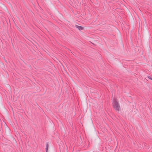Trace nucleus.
<instances>
[{"label": "nucleus", "instance_id": "1", "mask_svg": "<svg viewBox=\"0 0 152 152\" xmlns=\"http://www.w3.org/2000/svg\"><path fill=\"white\" fill-rule=\"evenodd\" d=\"M113 108L117 111H119L120 110V107L116 99L115 98L113 99Z\"/></svg>", "mask_w": 152, "mask_h": 152}, {"label": "nucleus", "instance_id": "2", "mask_svg": "<svg viewBox=\"0 0 152 152\" xmlns=\"http://www.w3.org/2000/svg\"><path fill=\"white\" fill-rule=\"evenodd\" d=\"M75 27L76 28H77L79 30H82L83 29V27H82L81 26H79L77 25H75Z\"/></svg>", "mask_w": 152, "mask_h": 152}, {"label": "nucleus", "instance_id": "3", "mask_svg": "<svg viewBox=\"0 0 152 152\" xmlns=\"http://www.w3.org/2000/svg\"><path fill=\"white\" fill-rule=\"evenodd\" d=\"M48 142H47L46 144V148H45L46 152H48Z\"/></svg>", "mask_w": 152, "mask_h": 152}, {"label": "nucleus", "instance_id": "4", "mask_svg": "<svg viewBox=\"0 0 152 152\" xmlns=\"http://www.w3.org/2000/svg\"><path fill=\"white\" fill-rule=\"evenodd\" d=\"M148 78H149V79H151V80H152V78L150 76H148Z\"/></svg>", "mask_w": 152, "mask_h": 152}]
</instances>
